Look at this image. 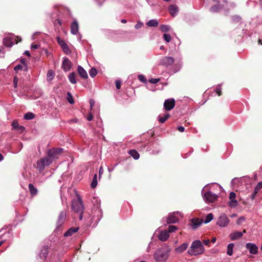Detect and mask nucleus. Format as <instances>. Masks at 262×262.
<instances>
[{
  "mask_svg": "<svg viewBox=\"0 0 262 262\" xmlns=\"http://www.w3.org/2000/svg\"><path fill=\"white\" fill-rule=\"evenodd\" d=\"M171 249L166 244L156 250L154 254L156 262H166L169 257Z\"/></svg>",
  "mask_w": 262,
  "mask_h": 262,
  "instance_id": "obj_1",
  "label": "nucleus"
},
{
  "mask_svg": "<svg viewBox=\"0 0 262 262\" xmlns=\"http://www.w3.org/2000/svg\"><path fill=\"white\" fill-rule=\"evenodd\" d=\"M205 247L200 240L193 241L190 247L187 250L188 254L190 256H196L203 254L205 252Z\"/></svg>",
  "mask_w": 262,
  "mask_h": 262,
  "instance_id": "obj_2",
  "label": "nucleus"
},
{
  "mask_svg": "<svg viewBox=\"0 0 262 262\" xmlns=\"http://www.w3.org/2000/svg\"><path fill=\"white\" fill-rule=\"evenodd\" d=\"M72 209L76 213L79 214V219L82 220L83 219V212L84 206L82 203V199L80 195H77V198L74 199L72 201Z\"/></svg>",
  "mask_w": 262,
  "mask_h": 262,
  "instance_id": "obj_3",
  "label": "nucleus"
},
{
  "mask_svg": "<svg viewBox=\"0 0 262 262\" xmlns=\"http://www.w3.org/2000/svg\"><path fill=\"white\" fill-rule=\"evenodd\" d=\"M97 205L95 206L92 211V217L90 221L95 222V224H97L99 221L101 220L102 216V211L100 208V203L99 200H96Z\"/></svg>",
  "mask_w": 262,
  "mask_h": 262,
  "instance_id": "obj_4",
  "label": "nucleus"
},
{
  "mask_svg": "<svg viewBox=\"0 0 262 262\" xmlns=\"http://www.w3.org/2000/svg\"><path fill=\"white\" fill-rule=\"evenodd\" d=\"M202 195L203 199L206 203H213L215 202L217 198L218 195L211 191H208L205 193L202 192Z\"/></svg>",
  "mask_w": 262,
  "mask_h": 262,
  "instance_id": "obj_5",
  "label": "nucleus"
},
{
  "mask_svg": "<svg viewBox=\"0 0 262 262\" xmlns=\"http://www.w3.org/2000/svg\"><path fill=\"white\" fill-rule=\"evenodd\" d=\"M180 215V213L179 212H173L169 214L167 217L165 219L163 218L162 221L164 223L165 222H166L167 224H173L177 223L179 219L176 215Z\"/></svg>",
  "mask_w": 262,
  "mask_h": 262,
  "instance_id": "obj_6",
  "label": "nucleus"
},
{
  "mask_svg": "<svg viewBox=\"0 0 262 262\" xmlns=\"http://www.w3.org/2000/svg\"><path fill=\"white\" fill-rule=\"evenodd\" d=\"M229 219L224 213H222L219 216L218 221L216 223L217 225L221 227H225L227 226L229 223Z\"/></svg>",
  "mask_w": 262,
  "mask_h": 262,
  "instance_id": "obj_7",
  "label": "nucleus"
},
{
  "mask_svg": "<svg viewBox=\"0 0 262 262\" xmlns=\"http://www.w3.org/2000/svg\"><path fill=\"white\" fill-rule=\"evenodd\" d=\"M66 216L67 213L66 211H62L60 212L58 218V221L57 222V226L55 229L56 231L59 230L60 228L61 227L65 221Z\"/></svg>",
  "mask_w": 262,
  "mask_h": 262,
  "instance_id": "obj_8",
  "label": "nucleus"
},
{
  "mask_svg": "<svg viewBox=\"0 0 262 262\" xmlns=\"http://www.w3.org/2000/svg\"><path fill=\"white\" fill-rule=\"evenodd\" d=\"M174 59L172 57L165 56L161 60L160 64L166 67L171 66L173 64Z\"/></svg>",
  "mask_w": 262,
  "mask_h": 262,
  "instance_id": "obj_9",
  "label": "nucleus"
},
{
  "mask_svg": "<svg viewBox=\"0 0 262 262\" xmlns=\"http://www.w3.org/2000/svg\"><path fill=\"white\" fill-rule=\"evenodd\" d=\"M175 106V100L173 98L166 99L164 103V107L165 110H171Z\"/></svg>",
  "mask_w": 262,
  "mask_h": 262,
  "instance_id": "obj_10",
  "label": "nucleus"
},
{
  "mask_svg": "<svg viewBox=\"0 0 262 262\" xmlns=\"http://www.w3.org/2000/svg\"><path fill=\"white\" fill-rule=\"evenodd\" d=\"M245 247L252 254H256L258 252V247L254 243H248Z\"/></svg>",
  "mask_w": 262,
  "mask_h": 262,
  "instance_id": "obj_11",
  "label": "nucleus"
},
{
  "mask_svg": "<svg viewBox=\"0 0 262 262\" xmlns=\"http://www.w3.org/2000/svg\"><path fill=\"white\" fill-rule=\"evenodd\" d=\"M57 40L58 43L64 52L67 54H70L71 53V51L65 41L59 37L57 38Z\"/></svg>",
  "mask_w": 262,
  "mask_h": 262,
  "instance_id": "obj_12",
  "label": "nucleus"
},
{
  "mask_svg": "<svg viewBox=\"0 0 262 262\" xmlns=\"http://www.w3.org/2000/svg\"><path fill=\"white\" fill-rule=\"evenodd\" d=\"M18 41L16 39L11 37H6L3 39V44L7 47H11L14 43L17 44Z\"/></svg>",
  "mask_w": 262,
  "mask_h": 262,
  "instance_id": "obj_13",
  "label": "nucleus"
},
{
  "mask_svg": "<svg viewBox=\"0 0 262 262\" xmlns=\"http://www.w3.org/2000/svg\"><path fill=\"white\" fill-rule=\"evenodd\" d=\"M236 194L235 192L232 191L229 194V199L230 201L229 202V205L231 208H235L238 205V202L235 200Z\"/></svg>",
  "mask_w": 262,
  "mask_h": 262,
  "instance_id": "obj_14",
  "label": "nucleus"
},
{
  "mask_svg": "<svg viewBox=\"0 0 262 262\" xmlns=\"http://www.w3.org/2000/svg\"><path fill=\"white\" fill-rule=\"evenodd\" d=\"M72 67V63L71 61L67 58V57H64L62 63V69L65 72L69 71Z\"/></svg>",
  "mask_w": 262,
  "mask_h": 262,
  "instance_id": "obj_15",
  "label": "nucleus"
},
{
  "mask_svg": "<svg viewBox=\"0 0 262 262\" xmlns=\"http://www.w3.org/2000/svg\"><path fill=\"white\" fill-rule=\"evenodd\" d=\"M63 150V149L61 148H54L50 149L48 151V155L50 157H53V158H56L60 153L62 152Z\"/></svg>",
  "mask_w": 262,
  "mask_h": 262,
  "instance_id": "obj_16",
  "label": "nucleus"
},
{
  "mask_svg": "<svg viewBox=\"0 0 262 262\" xmlns=\"http://www.w3.org/2000/svg\"><path fill=\"white\" fill-rule=\"evenodd\" d=\"M48 254V246H45L42 247L40 249V252L38 254V256L40 258L45 260Z\"/></svg>",
  "mask_w": 262,
  "mask_h": 262,
  "instance_id": "obj_17",
  "label": "nucleus"
},
{
  "mask_svg": "<svg viewBox=\"0 0 262 262\" xmlns=\"http://www.w3.org/2000/svg\"><path fill=\"white\" fill-rule=\"evenodd\" d=\"M79 30V25L77 20H74L71 25V32L72 34L76 35Z\"/></svg>",
  "mask_w": 262,
  "mask_h": 262,
  "instance_id": "obj_18",
  "label": "nucleus"
},
{
  "mask_svg": "<svg viewBox=\"0 0 262 262\" xmlns=\"http://www.w3.org/2000/svg\"><path fill=\"white\" fill-rule=\"evenodd\" d=\"M169 237V233L166 230L161 231L158 235L159 239L162 242L166 241Z\"/></svg>",
  "mask_w": 262,
  "mask_h": 262,
  "instance_id": "obj_19",
  "label": "nucleus"
},
{
  "mask_svg": "<svg viewBox=\"0 0 262 262\" xmlns=\"http://www.w3.org/2000/svg\"><path fill=\"white\" fill-rule=\"evenodd\" d=\"M243 233L239 231H235L230 234L229 237L232 241H235L242 237Z\"/></svg>",
  "mask_w": 262,
  "mask_h": 262,
  "instance_id": "obj_20",
  "label": "nucleus"
},
{
  "mask_svg": "<svg viewBox=\"0 0 262 262\" xmlns=\"http://www.w3.org/2000/svg\"><path fill=\"white\" fill-rule=\"evenodd\" d=\"M12 126L13 129L19 131L20 133H23L25 130V127L19 125L17 121H14L12 123Z\"/></svg>",
  "mask_w": 262,
  "mask_h": 262,
  "instance_id": "obj_21",
  "label": "nucleus"
},
{
  "mask_svg": "<svg viewBox=\"0 0 262 262\" xmlns=\"http://www.w3.org/2000/svg\"><path fill=\"white\" fill-rule=\"evenodd\" d=\"M78 74L80 77L83 79H86L88 77L87 72L86 71L80 66H78L77 68Z\"/></svg>",
  "mask_w": 262,
  "mask_h": 262,
  "instance_id": "obj_22",
  "label": "nucleus"
},
{
  "mask_svg": "<svg viewBox=\"0 0 262 262\" xmlns=\"http://www.w3.org/2000/svg\"><path fill=\"white\" fill-rule=\"evenodd\" d=\"M79 230L78 227H72L68 229L63 234L64 237L71 236L74 233L77 232Z\"/></svg>",
  "mask_w": 262,
  "mask_h": 262,
  "instance_id": "obj_23",
  "label": "nucleus"
},
{
  "mask_svg": "<svg viewBox=\"0 0 262 262\" xmlns=\"http://www.w3.org/2000/svg\"><path fill=\"white\" fill-rule=\"evenodd\" d=\"M191 222L192 224V228L196 229L201 225V224L203 222V220H200V219H193L191 220Z\"/></svg>",
  "mask_w": 262,
  "mask_h": 262,
  "instance_id": "obj_24",
  "label": "nucleus"
},
{
  "mask_svg": "<svg viewBox=\"0 0 262 262\" xmlns=\"http://www.w3.org/2000/svg\"><path fill=\"white\" fill-rule=\"evenodd\" d=\"M188 247V244L187 243H184L181 246H179L175 249V251L177 253H182L185 251Z\"/></svg>",
  "mask_w": 262,
  "mask_h": 262,
  "instance_id": "obj_25",
  "label": "nucleus"
},
{
  "mask_svg": "<svg viewBox=\"0 0 262 262\" xmlns=\"http://www.w3.org/2000/svg\"><path fill=\"white\" fill-rule=\"evenodd\" d=\"M169 13L172 16H174L177 15L178 11V8L173 5H170L168 8Z\"/></svg>",
  "mask_w": 262,
  "mask_h": 262,
  "instance_id": "obj_26",
  "label": "nucleus"
},
{
  "mask_svg": "<svg viewBox=\"0 0 262 262\" xmlns=\"http://www.w3.org/2000/svg\"><path fill=\"white\" fill-rule=\"evenodd\" d=\"M28 188L31 195L35 196L37 194L38 190L32 184L30 183L29 184Z\"/></svg>",
  "mask_w": 262,
  "mask_h": 262,
  "instance_id": "obj_27",
  "label": "nucleus"
},
{
  "mask_svg": "<svg viewBox=\"0 0 262 262\" xmlns=\"http://www.w3.org/2000/svg\"><path fill=\"white\" fill-rule=\"evenodd\" d=\"M52 158V157H50L48 155V156L45 157V158L42 159L41 160L43 162L44 165L46 166H47L49 165L52 163V162L53 161V159Z\"/></svg>",
  "mask_w": 262,
  "mask_h": 262,
  "instance_id": "obj_28",
  "label": "nucleus"
},
{
  "mask_svg": "<svg viewBox=\"0 0 262 262\" xmlns=\"http://www.w3.org/2000/svg\"><path fill=\"white\" fill-rule=\"evenodd\" d=\"M222 9V7L221 5H219L218 3H217L216 5H214L212 6V7H211V8L210 9V11L211 12L215 13V12H219Z\"/></svg>",
  "mask_w": 262,
  "mask_h": 262,
  "instance_id": "obj_29",
  "label": "nucleus"
},
{
  "mask_svg": "<svg viewBox=\"0 0 262 262\" xmlns=\"http://www.w3.org/2000/svg\"><path fill=\"white\" fill-rule=\"evenodd\" d=\"M129 154L135 160H138L140 157L139 154L135 149L130 150Z\"/></svg>",
  "mask_w": 262,
  "mask_h": 262,
  "instance_id": "obj_30",
  "label": "nucleus"
},
{
  "mask_svg": "<svg viewBox=\"0 0 262 262\" xmlns=\"http://www.w3.org/2000/svg\"><path fill=\"white\" fill-rule=\"evenodd\" d=\"M158 24L159 22L156 19H150L146 23V25L148 27H157L158 26Z\"/></svg>",
  "mask_w": 262,
  "mask_h": 262,
  "instance_id": "obj_31",
  "label": "nucleus"
},
{
  "mask_svg": "<svg viewBox=\"0 0 262 262\" xmlns=\"http://www.w3.org/2000/svg\"><path fill=\"white\" fill-rule=\"evenodd\" d=\"M69 80L72 84H75L77 82L76 80V74L75 73L72 72L69 75Z\"/></svg>",
  "mask_w": 262,
  "mask_h": 262,
  "instance_id": "obj_32",
  "label": "nucleus"
},
{
  "mask_svg": "<svg viewBox=\"0 0 262 262\" xmlns=\"http://www.w3.org/2000/svg\"><path fill=\"white\" fill-rule=\"evenodd\" d=\"M170 117L168 113H166L163 116H159L158 119L160 123H164Z\"/></svg>",
  "mask_w": 262,
  "mask_h": 262,
  "instance_id": "obj_33",
  "label": "nucleus"
},
{
  "mask_svg": "<svg viewBox=\"0 0 262 262\" xmlns=\"http://www.w3.org/2000/svg\"><path fill=\"white\" fill-rule=\"evenodd\" d=\"M234 246V245L233 243H230L227 246V254L231 256L233 254V249Z\"/></svg>",
  "mask_w": 262,
  "mask_h": 262,
  "instance_id": "obj_34",
  "label": "nucleus"
},
{
  "mask_svg": "<svg viewBox=\"0 0 262 262\" xmlns=\"http://www.w3.org/2000/svg\"><path fill=\"white\" fill-rule=\"evenodd\" d=\"M45 167L46 166L44 165L41 160L37 162V168L38 169L39 171H42Z\"/></svg>",
  "mask_w": 262,
  "mask_h": 262,
  "instance_id": "obj_35",
  "label": "nucleus"
},
{
  "mask_svg": "<svg viewBox=\"0 0 262 262\" xmlns=\"http://www.w3.org/2000/svg\"><path fill=\"white\" fill-rule=\"evenodd\" d=\"M213 219V215L212 213H210L207 214V215L206 216L205 220L203 221L204 223L205 224H207L211 222L212 219Z\"/></svg>",
  "mask_w": 262,
  "mask_h": 262,
  "instance_id": "obj_36",
  "label": "nucleus"
},
{
  "mask_svg": "<svg viewBox=\"0 0 262 262\" xmlns=\"http://www.w3.org/2000/svg\"><path fill=\"white\" fill-rule=\"evenodd\" d=\"M35 118V115L31 112H28L24 115V118L26 120H31Z\"/></svg>",
  "mask_w": 262,
  "mask_h": 262,
  "instance_id": "obj_37",
  "label": "nucleus"
},
{
  "mask_svg": "<svg viewBox=\"0 0 262 262\" xmlns=\"http://www.w3.org/2000/svg\"><path fill=\"white\" fill-rule=\"evenodd\" d=\"M54 75H55V74H54V72H53V71H52L51 70L48 71L47 74L48 80H49V81L52 80L53 79Z\"/></svg>",
  "mask_w": 262,
  "mask_h": 262,
  "instance_id": "obj_38",
  "label": "nucleus"
},
{
  "mask_svg": "<svg viewBox=\"0 0 262 262\" xmlns=\"http://www.w3.org/2000/svg\"><path fill=\"white\" fill-rule=\"evenodd\" d=\"M160 30L162 32H167L170 30V27L168 25H162L160 26Z\"/></svg>",
  "mask_w": 262,
  "mask_h": 262,
  "instance_id": "obj_39",
  "label": "nucleus"
},
{
  "mask_svg": "<svg viewBox=\"0 0 262 262\" xmlns=\"http://www.w3.org/2000/svg\"><path fill=\"white\" fill-rule=\"evenodd\" d=\"M98 182L97 180V174H95L94 176L93 181L91 184V186L92 188H95L97 185Z\"/></svg>",
  "mask_w": 262,
  "mask_h": 262,
  "instance_id": "obj_40",
  "label": "nucleus"
},
{
  "mask_svg": "<svg viewBox=\"0 0 262 262\" xmlns=\"http://www.w3.org/2000/svg\"><path fill=\"white\" fill-rule=\"evenodd\" d=\"M97 70L95 68H92L89 71V74L91 77H94L97 74Z\"/></svg>",
  "mask_w": 262,
  "mask_h": 262,
  "instance_id": "obj_41",
  "label": "nucleus"
},
{
  "mask_svg": "<svg viewBox=\"0 0 262 262\" xmlns=\"http://www.w3.org/2000/svg\"><path fill=\"white\" fill-rule=\"evenodd\" d=\"M262 188V181L259 182L257 183L256 186L254 188L255 193H258L260 190Z\"/></svg>",
  "mask_w": 262,
  "mask_h": 262,
  "instance_id": "obj_42",
  "label": "nucleus"
},
{
  "mask_svg": "<svg viewBox=\"0 0 262 262\" xmlns=\"http://www.w3.org/2000/svg\"><path fill=\"white\" fill-rule=\"evenodd\" d=\"M20 62L23 64V66H24V70L25 71H28V66H27V63L26 62V59L24 58H23L20 59Z\"/></svg>",
  "mask_w": 262,
  "mask_h": 262,
  "instance_id": "obj_43",
  "label": "nucleus"
},
{
  "mask_svg": "<svg viewBox=\"0 0 262 262\" xmlns=\"http://www.w3.org/2000/svg\"><path fill=\"white\" fill-rule=\"evenodd\" d=\"M67 100L70 104H73L74 102V101L73 99V96L69 92H68L67 93Z\"/></svg>",
  "mask_w": 262,
  "mask_h": 262,
  "instance_id": "obj_44",
  "label": "nucleus"
},
{
  "mask_svg": "<svg viewBox=\"0 0 262 262\" xmlns=\"http://www.w3.org/2000/svg\"><path fill=\"white\" fill-rule=\"evenodd\" d=\"M177 229V228L176 226L173 225H169L168 226V231H167L168 233H172L174 231H175Z\"/></svg>",
  "mask_w": 262,
  "mask_h": 262,
  "instance_id": "obj_45",
  "label": "nucleus"
},
{
  "mask_svg": "<svg viewBox=\"0 0 262 262\" xmlns=\"http://www.w3.org/2000/svg\"><path fill=\"white\" fill-rule=\"evenodd\" d=\"M163 38H164V40L166 42H170L171 39V36L169 34H165V33L164 34V35H163Z\"/></svg>",
  "mask_w": 262,
  "mask_h": 262,
  "instance_id": "obj_46",
  "label": "nucleus"
},
{
  "mask_svg": "<svg viewBox=\"0 0 262 262\" xmlns=\"http://www.w3.org/2000/svg\"><path fill=\"white\" fill-rule=\"evenodd\" d=\"M246 178H249L248 177H242V178H241L239 179H238V178H234L233 179H232V183L233 184H236V183L237 182H239V181H241L242 180H244Z\"/></svg>",
  "mask_w": 262,
  "mask_h": 262,
  "instance_id": "obj_47",
  "label": "nucleus"
},
{
  "mask_svg": "<svg viewBox=\"0 0 262 262\" xmlns=\"http://www.w3.org/2000/svg\"><path fill=\"white\" fill-rule=\"evenodd\" d=\"M241 19L242 18H241V16H239L238 15H234L232 17V21L234 22H235V23L239 22L241 21Z\"/></svg>",
  "mask_w": 262,
  "mask_h": 262,
  "instance_id": "obj_48",
  "label": "nucleus"
},
{
  "mask_svg": "<svg viewBox=\"0 0 262 262\" xmlns=\"http://www.w3.org/2000/svg\"><path fill=\"white\" fill-rule=\"evenodd\" d=\"M24 70V66L21 64H18L17 66H15L14 68V70L15 72H18L19 70Z\"/></svg>",
  "mask_w": 262,
  "mask_h": 262,
  "instance_id": "obj_49",
  "label": "nucleus"
},
{
  "mask_svg": "<svg viewBox=\"0 0 262 262\" xmlns=\"http://www.w3.org/2000/svg\"><path fill=\"white\" fill-rule=\"evenodd\" d=\"M138 79L141 81V82H146V79L145 78V77L143 75H139L138 76Z\"/></svg>",
  "mask_w": 262,
  "mask_h": 262,
  "instance_id": "obj_50",
  "label": "nucleus"
},
{
  "mask_svg": "<svg viewBox=\"0 0 262 262\" xmlns=\"http://www.w3.org/2000/svg\"><path fill=\"white\" fill-rule=\"evenodd\" d=\"M115 85H116V88L119 90L121 88V81L120 80H116L115 81Z\"/></svg>",
  "mask_w": 262,
  "mask_h": 262,
  "instance_id": "obj_51",
  "label": "nucleus"
},
{
  "mask_svg": "<svg viewBox=\"0 0 262 262\" xmlns=\"http://www.w3.org/2000/svg\"><path fill=\"white\" fill-rule=\"evenodd\" d=\"M159 79L158 78H151L149 80V82L153 84H156L159 82Z\"/></svg>",
  "mask_w": 262,
  "mask_h": 262,
  "instance_id": "obj_52",
  "label": "nucleus"
},
{
  "mask_svg": "<svg viewBox=\"0 0 262 262\" xmlns=\"http://www.w3.org/2000/svg\"><path fill=\"white\" fill-rule=\"evenodd\" d=\"M5 54L4 47H0V57H4Z\"/></svg>",
  "mask_w": 262,
  "mask_h": 262,
  "instance_id": "obj_53",
  "label": "nucleus"
},
{
  "mask_svg": "<svg viewBox=\"0 0 262 262\" xmlns=\"http://www.w3.org/2000/svg\"><path fill=\"white\" fill-rule=\"evenodd\" d=\"M143 25V24L141 22H138L137 24L135 25V27L136 29H138L141 28Z\"/></svg>",
  "mask_w": 262,
  "mask_h": 262,
  "instance_id": "obj_54",
  "label": "nucleus"
},
{
  "mask_svg": "<svg viewBox=\"0 0 262 262\" xmlns=\"http://www.w3.org/2000/svg\"><path fill=\"white\" fill-rule=\"evenodd\" d=\"M95 100L93 99H90V110H91L93 108V106L95 104Z\"/></svg>",
  "mask_w": 262,
  "mask_h": 262,
  "instance_id": "obj_55",
  "label": "nucleus"
},
{
  "mask_svg": "<svg viewBox=\"0 0 262 262\" xmlns=\"http://www.w3.org/2000/svg\"><path fill=\"white\" fill-rule=\"evenodd\" d=\"M245 220V218L244 217H240L237 221L236 224H240L242 222Z\"/></svg>",
  "mask_w": 262,
  "mask_h": 262,
  "instance_id": "obj_56",
  "label": "nucleus"
},
{
  "mask_svg": "<svg viewBox=\"0 0 262 262\" xmlns=\"http://www.w3.org/2000/svg\"><path fill=\"white\" fill-rule=\"evenodd\" d=\"M210 241L209 239H205L203 241V244L206 246H209Z\"/></svg>",
  "mask_w": 262,
  "mask_h": 262,
  "instance_id": "obj_57",
  "label": "nucleus"
},
{
  "mask_svg": "<svg viewBox=\"0 0 262 262\" xmlns=\"http://www.w3.org/2000/svg\"><path fill=\"white\" fill-rule=\"evenodd\" d=\"M93 116L92 114H91V113L90 112L89 115L87 117L86 119L89 121H91L93 120Z\"/></svg>",
  "mask_w": 262,
  "mask_h": 262,
  "instance_id": "obj_58",
  "label": "nucleus"
},
{
  "mask_svg": "<svg viewBox=\"0 0 262 262\" xmlns=\"http://www.w3.org/2000/svg\"><path fill=\"white\" fill-rule=\"evenodd\" d=\"M39 45L38 44H33L31 46V49H37L39 48Z\"/></svg>",
  "mask_w": 262,
  "mask_h": 262,
  "instance_id": "obj_59",
  "label": "nucleus"
},
{
  "mask_svg": "<svg viewBox=\"0 0 262 262\" xmlns=\"http://www.w3.org/2000/svg\"><path fill=\"white\" fill-rule=\"evenodd\" d=\"M216 93L218 94L219 96H220L221 95V88L220 87V88H217L216 90H215Z\"/></svg>",
  "mask_w": 262,
  "mask_h": 262,
  "instance_id": "obj_60",
  "label": "nucleus"
},
{
  "mask_svg": "<svg viewBox=\"0 0 262 262\" xmlns=\"http://www.w3.org/2000/svg\"><path fill=\"white\" fill-rule=\"evenodd\" d=\"M178 130L180 132H183L185 130V128L182 126H180L178 127Z\"/></svg>",
  "mask_w": 262,
  "mask_h": 262,
  "instance_id": "obj_61",
  "label": "nucleus"
},
{
  "mask_svg": "<svg viewBox=\"0 0 262 262\" xmlns=\"http://www.w3.org/2000/svg\"><path fill=\"white\" fill-rule=\"evenodd\" d=\"M103 169L102 167H100L99 168V177H101V176L103 173Z\"/></svg>",
  "mask_w": 262,
  "mask_h": 262,
  "instance_id": "obj_62",
  "label": "nucleus"
},
{
  "mask_svg": "<svg viewBox=\"0 0 262 262\" xmlns=\"http://www.w3.org/2000/svg\"><path fill=\"white\" fill-rule=\"evenodd\" d=\"M17 81H18L17 78L16 77H14V79H13V82H14V87H15V88L17 86Z\"/></svg>",
  "mask_w": 262,
  "mask_h": 262,
  "instance_id": "obj_63",
  "label": "nucleus"
},
{
  "mask_svg": "<svg viewBox=\"0 0 262 262\" xmlns=\"http://www.w3.org/2000/svg\"><path fill=\"white\" fill-rule=\"evenodd\" d=\"M117 165H118V163H117V164H115V165H114V166L112 168H110V167H108V168H107V169H108V171L109 172H112V171H113L114 170V169L115 167Z\"/></svg>",
  "mask_w": 262,
  "mask_h": 262,
  "instance_id": "obj_64",
  "label": "nucleus"
}]
</instances>
